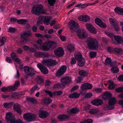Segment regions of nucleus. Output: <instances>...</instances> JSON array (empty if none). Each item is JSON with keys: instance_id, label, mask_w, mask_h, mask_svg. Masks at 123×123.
Returning a JSON list of instances; mask_svg holds the SVG:
<instances>
[{"instance_id": "c85d7f7f", "label": "nucleus", "mask_w": 123, "mask_h": 123, "mask_svg": "<svg viewBox=\"0 0 123 123\" xmlns=\"http://www.w3.org/2000/svg\"><path fill=\"white\" fill-rule=\"evenodd\" d=\"M80 96L79 93H78L77 92H75L69 95L68 97L70 98H76L79 97Z\"/></svg>"}, {"instance_id": "e433bc0d", "label": "nucleus", "mask_w": 123, "mask_h": 123, "mask_svg": "<svg viewBox=\"0 0 123 123\" xmlns=\"http://www.w3.org/2000/svg\"><path fill=\"white\" fill-rule=\"evenodd\" d=\"M111 70L112 72L114 73H117L119 71V68L117 67H114L111 68Z\"/></svg>"}, {"instance_id": "c9c22d12", "label": "nucleus", "mask_w": 123, "mask_h": 123, "mask_svg": "<svg viewBox=\"0 0 123 123\" xmlns=\"http://www.w3.org/2000/svg\"><path fill=\"white\" fill-rule=\"evenodd\" d=\"M86 28L88 29L90 31H92L91 30V28H92L93 26L90 24L87 23L85 25Z\"/></svg>"}, {"instance_id": "a211bd4d", "label": "nucleus", "mask_w": 123, "mask_h": 123, "mask_svg": "<svg viewBox=\"0 0 123 123\" xmlns=\"http://www.w3.org/2000/svg\"><path fill=\"white\" fill-rule=\"evenodd\" d=\"M61 81L64 86L65 84L70 83L72 81V78L69 76L63 77L61 79Z\"/></svg>"}, {"instance_id": "c756f323", "label": "nucleus", "mask_w": 123, "mask_h": 123, "mask_svg": "<svg viewBox=\"0 0 123 123\" xmlns=\"http://www.w3.org/2000/svg\"><path fill=\"white\" fill-rule=\"evenodd\" d=\"M79 111V110L77 108H73L70 111H68V114L69 115H71L72 114L76 113L78 112Z\"/></svg>"}, {"instance_id": "423d86ee", "label": "nucleus", "mask_w": 123, "mask_h": 123, "mask_svg": "<svg viewBox=\"0 0 123 123\" xmlns=\"http://www.w3.org/2000/svg\"><path fill=\"white\" fill-rule=\"evenodd\" d=\"M77 34L80 39L85 38L87 37L88 35V34L85 30L80 29L77 30Z\"/></svg>"}, {"instance_id": "c03bdc74", "label": "nucleus", "mask_w": 123, "mask_h": 123, "mask_svg": "<svg viewBox=\"0 0 123 123\" xmlns=\"http://www.w3.org/2000/svg\"><path fill=\"white\" fill-rule=\"evenodd\" d=\"M64 86L62 84H61L58 83L55 84L54 86V87L55 88H61Z\"/></svg>"}, {"instance_id": "f03ea898", "label": "nucleus", "mask_w": 123, "mask_h": 123, "mask_svg": "<svg viewBox=\"0 0 123 123\" xmlns=\"http://www.w3.org/2000/svg\"><path fill=\"white\" fill-rule=\"evenodd\" d=\"M31 13L37 15L40 14H44L45 11L43 8L42 5L41 4H38L33 6L31 10Z\"/></svg>"}, {"instance_id": "9b49d317", "label": "nucleus", "mask_w": 123, "mask_h": 123, "mask_svg": "<svg viewBox=\"0 0 123 123\" xmlns=\"http://www.w3.org/2000/svg\"><path fill=\"white\" fill-rule=\"evenodd\" d=\"M71 32H73L75 31L77 28L79 27L78 24L74 21H72L70 22L69 24Z\"/></svg>"}, {"instance_id": "393cba45", "label": "nucleus", "mask_w": 123, "mask_h": 123, "mask_svg": "<svg viewBox=\"0 0 123 123\" xmlns=\"http://www.w3.org/2000/svg\"><path fill=\"white\" fill-rule=\"evenodd\" d=\"M91 103L93 105L96 106H98L101 105L103 102L102 100L100 99H96L92 100L91 101Z\"/></svg>"}, {"instance_id": "6e6d98bb", "label": "nucleus", "mask_w": 123, "mask_h": 123, "mask_svg": "<svg viewBox=\"0 0 123 123\" xmlns=\"http://www.w3.org/2000/svg\"><path fill=\"white\" fill-rule=\"evenodd\" d=\"M92 120L91 119H88L85 120L83 122L84 123H92Z\"/></svg>"}, {"instance_id": "4c0bfd02", "label": "nucleus", "mask_w": 123, "mask_h": 123, "mask_svg": "<svg viewBox=\"0 0 123 123\" xmlns=\"http://www.w3.org/2000/svg\"><path fill=\"white\" fill-rule=\"evenodd\" d=\"M39 89V88L36 85L32 87L31 90V93L32 94L36 90H38Z\"/></svg>"}, {"instance_id": "37998d69", "label": "nucleus", "mask_w": 123, "mask_h": 123, "mask_svg": "<svg viewBox=\"0 0 123 123\" xmlns=\"http://www.w3.org/2000/svg\"><path fill=\"white\" fill-rule=\"evenodd\" d=\"M31 34V31H25L22 34L23 36H30Z\"/></svg>"}, {"instance_id": "7ed1b4c3", "label": "nucleus", "mask_w": 123, "mask_h": 123, "mask_svg": "<svg viewBox=\"0 0 123 123\" xmlns=\"http://www.w3.org/2000/svg\"><path fill=\"white\" fill-rule=\"evenodd\" d=\"M56 45V43L53 41L46 42L41 46L40 48L44 51H47L52 49L55 48Z\"/></svg>"}, {"instance_id": "f257e3e1", "label": "nucleus", "mask_w": 123, "mask_h": 123, "mask_svg": "<svg viewBox=\"0 0 123 123\" xmlns=\"http://www.w3.org/2000/svg\"><path fill=\"white\" fill-rule=\"evenodd\" d=\"M89 49L96 50L98 47V44L96 39L93 37H89L85 42Z\"/></svg>"}, {"instance_id": "e2e57ef3", "label": "nucleus", "mask_w": 123, "mask_h": 123, "mask_svg": "<svg viewBox=\"0 0 123 123\" xmlns=\"http://www.w3.org/2000/svg\"><path fill=\"white\" fill-rule=\"evenodd\" d=\"M60 38L61 40L62 41H65L66 38L64 36L62 35L60 37Z\"/></svg>"}, {"instance_id": "8fccbe9b", "label": "nucleus", "mask_w": 123, "mask_h": 123, "mask_svg": "<svg viewBox=\"0 0 123 123\" xmlns=\"http://www.w3.org/2000/svg\"><path fill=\"white\" fill-rule=\"evenodd\" d=\"M116 91L118 92H123V87H121L116 89Z\"/></svg>"}, {"instance_id": "49530a36", "label": "nucleus", "mask_w": 123, "mask_h": 123, "mask_svg": "<svg viewBox=\"0 0 123 123\" xmlns=\"http://www.w3.org/2000/svg\"><path fill=\"white\" fill-rule=\"evenodd\" d=\"M99 111V110L97 109H93L91 110L90 112L91 114H93L98 112Z\"/></svg>"}, {"instance_id": "13d9d810", "label": "nucleus", "mask_w": 123, "mask_h": 123, "mask_svg": "<svg viewBox=\"0 0 123 123\" xmlns=\"http://www.w3.org/2000/svg\"><path fill=\"white\" fill-rule=\"evenodd\" d=\"M94 91L95 92L98 93L101 92L102 89L101 88H95L94 89Z\"/></svg>"}, {"instance_id": "f3484780", "label": "nucleus", "mask_w": 123, "mask_h": 123, "mask_svg": "<svg viewBox=\"0 0 123 123\" xmlns=\"http://www.w3.org/2000/svg\"><path fill=\"white\" fill-rule=\"evenodd\" d=\"M95 23L102 28H105L106 27V24L104 23L101 20L98 18H96L95 20Z\"/></svg>"}, {"instance_id": "338daca9", "label": "nucleus", "mask_w": 123, "mask_h": 123, "mask_svg": "<svg viewBox=\"0 0 123 123\" xmlns=\"http://www.w3.org/2000/svg\"><path fill=\"white\" fill-rule=\"evenodd\" d=\"M32 30L34 32H36L37 30V27L36 26H33L32 28Z\"/></svg>"}, {"instance_id": "7c9ffc66", "label": "nucleus", "mask_w": 123, "mask_h": 123, "mask_svg": "<svg viewBox=\"0 0 123 123\" xmlns=\"http://www.w3.org/2000/svg\"><path fill=\"white\" fill-rule=\"evenodd\" d=\"M52 102V100L49 98H45L43 100V102L44 104L48 105Z\"/></svg>"}, {"instance_id": "ea45409f", "label": "nucleus", "mask_w": 123, "mask_h": 123, "mask_svg": "<svg viewBox=\"0 0 123 123\" xmlns=\"http://www.w3.org/2000/svg\"><path fill=\"white\" fill-rule=\"evenodd\" d=\"M12 123H24L23 122L21 119H16L15 118L14 120L12 122Z\"/></svg>"}, {"instance_id": "69168bd1", "label": "nucleus", "mask_w": 123, "mask_h": 123, "mask_svg": "<svg viewBox=\"0 0 123 123\" xmlns=\"http://www.w3.org/2000/svg\"><path fill=\"white\" fill-rule=\"evenodd\" d=\"M27 40L25 38H22L21 39V43H25L26 42Z\"/></svg>"}, {"instance_id": "dca6fc26", "label": "nucleus", "mask_w": 123, "mask_h": 123, "mask_svg": "<svg viewBox=\"0 0 123 123\" xmlns=\"http://www.w3.org/2000/svg\"><path fill=\"white\" fill-rule=\"evenodd\" d=\"M67 68L66 66H63L57 72L56 74L57 76H59L63 74L66 71Z\"/></svg>"}, {"instance_id": "58836bf2", "label": "nucleus", "mask_w": 123, "mask_h": 123, "mask_svg": "<svg viewBox=\"0 0 123 123\" xmlns=\"http://www.w3.org/2000/svg\"><path fill=\"white\" fill-rule=\"evenodd\" d=\"M68 49L69 51L71 52L74 49V46L71 44H69L68 45Z\"/></svg>"}, {"instance_id": "0e129e2a", "label": "nucleus", "mask_w": 123, "mask_h": 123, "mask_svg": "<svg viewBox=\"0 0 123 123\" xmlns=\"http://www.w3.org/2000/svg\"><path fill=\"white\" fill-rule=\"evenodd\" d=\"M43 54V53H42L37 52L35 53V55L36 56L39 57L41 56V55Z\"/></svg>"}, {"instance_id": "473e14b6", "label": "nucleus", "mask_w": 123, "mask_h": 123, "mask_svg": "<svg viewBox=\"0 0 123 123\" xmlns=\"http://www.w3.org/2000/svg\"><path fill=\"white\" fill-rule=\"evenodd\" d=\"M69 116L67 115H62L59 116L58 117V118L60 120H63L66 118H68Z\"/></svg>"}, {"instance_id": "bb28decb", "label": "nucleus", "mask_w": 123, "mask_h": 123, "mask_svg": "<svg viewBox=\"0 0 123 123\" xmlns=\"http://www.w3.org/2000/svg\"><path fill=\"white\" fill-rule=\"evenodd\" d=\"M115 12L119 14L123 15V9L119 7H116L115 9Z\"/></svg>"}, {"instance_id": "a18cd8bd", "label": "nucleus", "mask_w": 123, "mask_h": 123, "mask_svg": "<svg viewBox=\"0 0 123 123\" xmlns=\"http://www.w3.org/2000/svg\"><path fill=\"white\" fill-rule=\"evenodd\" d=\"M79 73L80 75L84 76H86L87 74V72L84 70L80 71L79 72Z\"/></svg>"}, {"instance_id": "39448f33", "label": "nucleus", "mask_w": 123, "mask_h": 123, "mask_svg": "<svg viewBox=\"0 0 123 123\" xmlns=\"http://www.w3.org/2000/svg\"><path fill=\"white\" fill-rule=\"evenodd\" d=\"M75 57L78 61V64L80 66L82 67L85 65V61L84 58H83L80 53L76 54Z\"/></svg>"}, {"instance_id": "bf43d9fd", "label": "nucleus", "mask_w": 123, "mask_h": 123, "mask_svg": "<svg viewBox=\"0 0 123 123\" xmlns=\"http://www.w3.org/2000/svg\"><path fill=\"white\" fill-rule=\"evenodd\" d=\"M51 83V82L49 80H46L45 83V86H46L50 85Z\"/></svg>"}, {"instance_id": "0eeeda50", "label": "nucleus", "mask_w": 123, "mask_h": 123, "mask_svg": "<svg viewBox=\"0 0 123 123\" xmlns=\"http://www.w3.org/2000/svg\"><path fill=\"white\" fill-rule=\"evenodd\" d=\"M51 19V18L50 16H41L38 18V21H37V24L44 22L48 25L49 21Z\"/></svg>"}, {"instance_id": "09e8293b", "label": "nucleus", "mask_w": 123, "mask_h": 123, "mask_svg": "<svg viewBox=\"0 0 123 123\" xmlns=\"http://www.w3.org/2000/svg\"><path fill=\"white\" fill-rule=\"evenodd\" d=\"M12 103H5L4 104V106L6 108H9L11 107L12 105Z\"/></svg>"}, {"instance_id": "3c124183", "label": "nucleus", "mask_w": 123, "mask_h": 123, "mask_svg": "<svg viewBox=\"0 0 123 123\" xmlns=\"http://www.w3.org/2000/svg\"><path fill=\"white\" fill-rule=\"evenodd\" d=\"M55 2V0H48L49 3L51 6L54 5Z\"/></svg>"}, {"instance_id": "680f3d73", "label": "nucleus", "mask_w": 123, "mask_h": 123, "mask_svg": "<svg viewBox=\"0 0 123 123\" xmlns=\"http://www.w3.org/2000/svg\"><path fill=\"white\" fill-rule=\"evenodd\" d=\"M75 80L77 82L80 83L82 81V79L80 77H78L76 78Z\"/></svg>"}, {"instance_id": "6e6552de", "label": "nucleus", "mask_w": 123, "mask_h": 123, "mask_svg": "<svg viewBox=\"0 0 123 123\" xmlns=\"http://www.w3.org/2000/svg\"><path fill=\"white\" fill-rule=\"evenodd\" d=\"M43 64L49 67L55 65L56 62L55 60H53L51 59H46L43 60L42 62Z\"/></svg>"}, {"instance_id": "4468645a", "label": "nucleus", "mask_w": 123, "mask_h": 123, "mask_svg": "<svg viewBox=\"0 0 123 123\" xmlns=\"http://www.w3.org/2000/svg\"><path fill=\"white\" fill-rule=\"evenodd\" d=\"M116 101L115 98H111L109 99L108 103L109 106L108 108L109 109L112 110L114 108V105L116 104Z\"/></svg>"}, {"instance_id": "2eb2a0df", "label": "nucleus", "mask_w": 123, "mask_h": 123, "mask_svg": "<svg viewBox=\"0 0 123 123\" xmlns=\"http://www.w3.org/2000/svg\"><path fill=\"white\" fill-rule=\"evenodd\" d=\"M78 18L80 21L85 22H89L90 19V17L86 15L80 16L78 17Z\"/></svg>"}, {"instance_id": "aec40b11", "label": "nucleus", "mask_w": 123, "mask_h": 123, "mask_svg": "<svg viewBox=\"0 0 123 123\" xmlns=\"http://www.w3.org/2000/svg\"><path fill=\"white\" fill-rule=\"evenodd\" d=\"M54 52L55 55L61 56L64 54V50L62 48L59 47L55 50Z\"/></svg>"}, {"instance_id": "a878e982", "label": "nucleus", "mask_w": 123, "mask_h": 123, "mask_svg": "<svg viewBox=\"0 0 123 123\" xmlns=\"http://www.w3.org/2000/svg\"><path fill=\"white\" fill-rule=\"evenodd\" d=\"M112 96V94L111 92H105L104 94L102 95L101 97L103 99L105 100Z\"/></svg>"}, {"instance_id": "5701e85b", "label": "nucleus", "mask_w": 123, "mask_h": 123, "mask_svg": "<svg viewBox=\"0 0 123 123\" xmlns=\"http://www.w3.org/2000/svg\"><path fill=\"white\" fill-rule=\"evenodd\" d=\"M11 55L12 58L18 64H19L21 63V61L17 57L14 53H12L11 54Z\"/></svg>"}, {"instance_id": "1a4fd4ad", "label": "nucleus", "mask_w": 123, "mask_h": 123, "mask_svg": "<svg viewBox=\"0 0 123 123\" xmlns=\"http://www.w3.org/2000/svg\"><path fill=\"white\" fill-rule=\"evenodd\" d=\"M23 117L25 120L30 121L34 120L36 116L32 113H27L24 114Z\"/></svg>"}, {"instance_id": "de8ad7c7", "label": "nucleus", "mask_w": 123, "mask_h": 123, "mask_svg": "<svg viewBox=\"0 0 123 123\" xmlns=\"http://www.w3.org/2000/svg\"><path fill=\"white\" fill-rule=\"evenodd\" d=\"M6 41V39L5 38L2 37L0 39V42L2 43L0 46H2L4 44V43Z\"/></svg>"}, {"instance_id": "b1692460", "label": "nucleus", "mask_w": 123, "mask_h": 123, "mask_svg": "<svg viewBox=\"0 0 123 123\" xmlns=\"http://www.w3.org/2000/svg\"><path fill=\"white\" fill-rule=\"evenodd\" d=\"M109 21L111 24L114 26L115 30L118 31L119 28L118 26L116 24L115 21L111 18L109 19Z\"/></svg>"}, {"instance_id": "79ce46f5", "label": "nucleus", "mask_w": 123, "mask_h": 123, "mask_svg": "<svg viewBox=\"0 0 123 123\" xmlns=\"http://www.w3.org/2000/svg\"><path fill=\"white\" fill-rule=\"evenodd\" d=\"M114 50L115 52L118 54H121L123 53V50L120 49L116 48L114 49Z\"/></svg>"}, {"instance_id": "5fc2aeb1", "label": "nucleus", "mask_w": 123, "mask_h": 123, "mask_svg": "<svg viewBox=\"0 0 123 123\" xmlns=\"http://www.w3.org/2000/svg\"><path fill=\"white\" fill-rule=\"evenodd\" d=\"M89 54L91 57H94L96 55V53L95 52H90Z\"/></svg>"}, {"instance_id": "9d476101", "label": "nucleus", "mask_w": 123, "mask_h": 123, "mask_svg": "<svg viewBox=\"0 0 123 123\" xmlns=\"http://www.w3.org/2000/svg\"><path fill=\"white\" fill-rule=\"evenodd\" d=\"M24 70L25 73L28 75L31 76L34 74L35 71L32 68L25 66L24 68Z\"/></svg>"}, {"instance_id": "864d4df0", "label": "nucleus", "mask_w": 123, "mask_h": 123, "mask_svg": "<svg viewBox=\"0 0 123 123\" xmlns=\"http://www.w3.org/2000/svg\"><path fill=\"white\" fill-rule=\"evenodd\" d=\"M15 31V29L12 27H10L8 29V31L12 33L14 32Z\"/></svg>"}, {"instance_id": "20e7f679", "label": "nucleus", "mask_w": 123, "mask_h": 123, "mask_svg": "<svg viewBox=\"0 0 123 123\" xmlns=\"http://www.w3.org/2000/svg\"><path fill=\"white\" fill-rule=\"evenodd\" d=\"M105 33L109 37L111 38H112L113 37L114 38L116 42L112 41V43L115 44H121L123 43V40L121 38L120 36H119L114 35V34L113 33H111L109 32H105Z\"/></svg>"}, {"instance_id": "603ef678", "label": "nucleus", "mask_w": 123, "mask_h": 123, "mask_svg": "<svg viewBox=\"0 0 123 123\" xmlns=\"http://www.w3.org/2000/svg\"><path fill=\"white\" fill-rule=\"evenodd\" d=\"M92 95V94L91 93H87L84 97L85 98H90Z\"/></svg>"}, {"instance_id": "412c9836", "label": "nucleus", "mask_w": 123, "mask_h": 123, "mask_svg": "<svg viewBox=\"0 0 123 123\" xmlns=\"http://www.w3.org/2000/svg\"><path fill=\"white\" fill-rule=\"evenodd\" d=\"M13 109L15 111L19 114H21L22 112L19 105L17 103H16L14 105Z\"/></svg>"}, {"instance_id": "2f4dec72", "label": "nucleus", "mask_w": 123, "mask_h": 123, "mask_svg": "<svg viewBox=\"0 0 123 123\" xmlns=\"http://www.w3.org/2000/svg\"><path fill=\"white\" fill-rule=\"evenodd\" d=\"M111 59L109 57H107L105 60V63L106 65H109L111 66H113L111 64Z\"/></svg>"}, {"instance_id": "f704fd0d", "label": "nucleus", "mask_w": 123, "mask_h": 123, "mask_svg": "<svg viewBox=\"0 0 123 123\" xmlns=\"http://www.w3.org/2000/svg\"><path fill=\"white\" fill-rule=\"evenodd\" d=\"M110 85L108 87V89L110 90H112L115 87V85L113 82L111 80H109Z\"/></svg>"}, {"instance_id": "4d7b16f0", "label": "nucleus", "mask_w": 123, "mask_h": 123, "mask_svg": "<svg viewBox=\"0 0 123 123\" xmlns=\"http://www.w3.org/2000/svg\"><path fill=\"white\" fill-rule=\"evenodd\" d=\"M62 92L61 91L55 92H54V94L55 95H60L62 93Z\"/></svg>"}, {"instance_id": "72a5a7b5", "label": "nucleus", "mask_w": 123, "mask_h": 123, "mask_svg": "<svg viewBox=\"0 0 123 123\" xmlns=\"http://www.w3.org/2000/svg\"><path fill=\"white\" fill-rule=\"evenodd\" d=\"M19 84L20 83L18 81H16L14 84V86H10V88L11 90H15L16 89L17 87L19 86Z\"/></svg>"}, {"instance_id": "f8f14e48", "label": "nucleus", "mask_w": 123, "mask_h": 123, "mask_svg": "<svg viewBox=\"0 0 123 123\" xmlns=\"http://www.w3.org/2000/svg\"><path fill=\"white\" fill-rule=\"evenodd\" d=\"M6 119L7 122H10L12 123V122L14 120V115L11 112L6 113Z\"/></svg>"}, {"instance_id": "4be33fe9", "label": "nucleus", "mask_w": 123, "mask_h": 123, "mask_svg": "<svg viewBox=\"0 0 123 123\" xmlns=\"http://www.w3.org/2000/svg\"><path fill=\"white\" fill-rule=\"evenodd\" d=\"M92 87V85L90 84L86 83L83 84L81 86L82 89L84 90L85 89H91Z\"/></svg>"}, {"instance_id": "ddd939ff", "label": "nucleus", "mask_w": 123, "mask_h": 123, "mask_svg": "<svg viewBox=\"0 0 123 123\" xmlns=\"http://www.w3.org/2000/svg\"><path fill=\"white\" fill-rule=\"evenodd\" d=\"M37 66L43 74H46L48 73V70L47 68L45 66L43 65L41 63H38L37 64Z\"/></svg>"}, {"instance_id": "774afa93", "label": "nucleus", "mask_w": 123, "mask_h": 123, "mask_svg": "<svg viewBox=\"0 0 123 123\" xmlns=\"http://www.w3.org/2000/svg\"><path fill=\"white\" fill-rule=\"evenodd\" d=\"M45 92L46 93H47L49 94V96L52 97L53 96V94L50 91L47 90H45Z\"/></svg>"}, {"instance_id": "cd10ccee", "label": "nucleus", "mask_w": 123, "mask_h": 123, "mask_svg": "<svg viewBox=\"0 0 123 123\" xmlns=\"http://www.w3.org/2000/svg\"><path fill=\"white\" fill-rule=\"evenodd\" d=\"M38 83L40 84H42L44 83V80L42 77L41 76H38L36 78Z\"/></svg>"}, {"instance_id": "6ab92c4d", "label": "nucleus", "mask_w": 123, "mask_h": 123, "mask_svg": "<svg viewBox=\"0 0 123 123\" xmlns=\"http://www.w3.org/2000/svg\"><path fill=\"white\" fill-rule=\"evenodd\" d=\"M38 115L39 117L44 118L48 116L49 114L47 111L43 110H41L39 111Z\"/></svg>"}, {"instance_id": "a19ab883", "label": "nucleus", "mask_w": 123, "mask_h": 123, "mask_svg": "<svg viewBox=\"0 0 123 123\" xmlns=\"http://www.w3.org/2000/svg\"><path fill=\"white\" fill-rule=\"evenodd\" d=\"M12 90L10 86L8 87H3L1 89V91L2 92H4L7 91H10Z\"/></svg>"}, {"instance_id": "052dcab7", "label": "nucleus", "mask_w": 123, "mask_h": 123, "mask_svg": "<svg viewBox=\"0 0 123 123\" xmlns=\"http://www.w3.org/2000/svg\"><path fill=\"white\" fill-rule=\"evenodd\" d=\"M117 80L120 81H123V75H119L117 78Z\"/></svg>"}]
</instances>
